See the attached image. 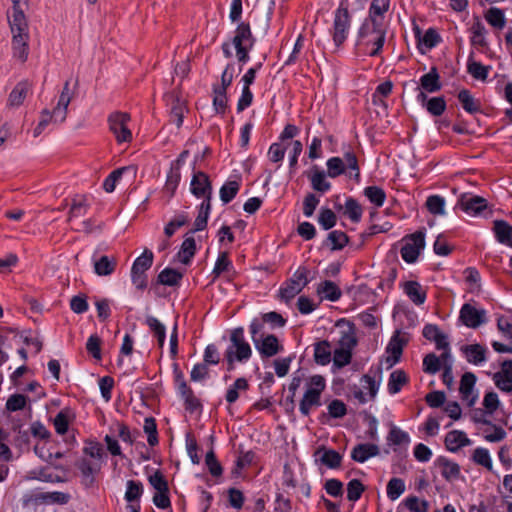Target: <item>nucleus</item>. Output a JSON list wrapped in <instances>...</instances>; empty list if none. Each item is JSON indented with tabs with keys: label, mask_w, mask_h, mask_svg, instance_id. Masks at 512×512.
Wrapping results in <instances>:
<instances>
[{
	"label": "nucleus",
	"mask_w": 512,
	"mask_h": 512,
	"mask_svg": "<svg viewBox=\"0 0 512 512\" xmlns=\"http://www.w3.org/2000/svg\"><path fill=\"white\" fill-rule=\"evenodd\" d=\"M252 355L250 344L246 341L244 336V329L242 327L235 328L230 335V345L225 352L226 360L229 364V369H233L234 361L246 362Z\"/></svg>",
	"instance_id": "4"
},
{
	"label": "nucleus",
	"mask_w": 512,
	"mask_h": 512,
	"mask_svg": "<svg viewBox=\"0 0 512 512\" xmlns=\"http://www.w3.org/2000/svg\"><path fill=\"white\" fill-rule=\"evenodd\" d=\"M351 26V15L349 12V1L341 0L334 12L332 38L336 46L342 45L348 37Z\"/></svg>",
	"instance_id": "5"
},
{
	"label": "nucleus",
	"mask_w": 512,
	"mask_h": 512,
	"mask_svg": "<svg viewBox=\"0 0 512 512\" xmlns=\"http://www.w3.org/2000/svg\"><path fill=\"white\" fill-rule=\"evenodd\" d=\"M8 18L12 36H29L28 23L22 9H14Z\"/></svg>",
	"instance_id": "20"
},
{
	"label": "nucleus",
	"mask_w": 512,
	"mask_h": 512,
	"mask_svg": "<svg viewBox=\"0 0 512 512\" xmlns=\"http://www.w3.org/2000/svg\"><path fill=\"white\" fill-rule=\"evenodd\" d=\"M402 242L400 251L402 259L407 263H414L425 247V234L422 231H417L404 237Z\"/></svg>",
	"instance_id": "8"
},
{
	"label": "nucleus",
	"mask_w": 512,
	"mask_h": 512,
	"mask_svg": "<svg viewBox=\"0 0 512 512\" xmlns=\"http://www.w3.org/2000/svg\"><path fill=\"white\" fill-rule=\"evenodd\" d=\"M421 88L425 92L433 93L441 89L440 76L435 67L420 78Z\"/></svg>",
	"instance_id": "36"
},
{
	"label": "nucleus",
	"mask_w": 512,
	"mask_h": 512,
	"mask_svg": "<svg viewBox=\"0 0 512 512\" xmlns=\"http://www.w3.org/2000/svg\"><path fill=\"white\" fill-rule=\"evenodd\" d=\"M426 109L433 116H440L446 109V102L443 97H433L427 101Z\"/></svg>",
	"instance_id": "63"
},
{
	"label": "nucleus",
	"mask_w": 512,
	"mask_h": 512,
	"mask_svg": "<svg viewBox=\"0 0 512 512\" xmlns=\"http://www.w3.org/2000/svg\"><path fill=\"white\" fill-rule=\"evenodd\" d=\"M236 271L232 261L229 259L227 252H220L215 262L212 275L213 280L220 276H225L227 280H233L236 276Z\"/></svg>",
	"instance_id": "17"
},
{
	"label": "nucleus",
	"mask_w": 512,
	"mask_h": 512,
	"mask_svg": "<svg viewBox=\"0 0 512 512\" xmlns=\"http://www.w3.org/2000/svg\"><path fill=\"white\" fill-rule=\"evenodd\" d=\"M492 379L499 390L512 392V360L503 361L500 370L493 374Z\"/></svg>",
	"instance_id": "16"
},
{
	"label": "nucleus",
	"mask_w": 512,
	"mask_h": 512,
	"mask_svg": "<svg viewBox=\"0 0 512 512\" xmlns=\"http://www.w3.org/2000/svg\"><path fill=\"white\" fill-rule=\"evenodd\" d=\"M227 102V91H223V88H213V106L217 113L225 112Z\"/></svg>",
	"instance_id": "60"
},
{
	"label": "nucleus",
	"mask_w": 512,
	"mask_h": 512,
	"mask_svg": "<svg viewBox=\"0 0 512 512\" xmlns=\"http://www.w3.org/2000/svg\"><path fill=\"white\" fill-rule=\"evenodd\" d=\"M176 382L178 387V392L184 398L185 402L190 406H195L197 403V399L193 395V391L187 385L184 380L183 374L181 372L176 374Z\"/></svg>",
	"instance_id": "46"
},
{
	"label": "nucleus",
	"mask_w": 512,
	"mask_h": 512,
	"mask_svg": "<svg viewBox=\"0 0 512 512\" xmlns=\"http://www.w3.org/2000/svg\"><path fill=\"white\" fill-rule=\"evenodd\" d=\"M153 263V253L149 250H145L141 256H139L133 263L132 271L135 273H143L152 266Z\"/></svg>",
	"instance_id": "50"
},
{
	"label": "nucleus",
	"mask_w": 512,
	"mask_h": 512,
	"mask_svg": "<svg viewBox=\"0 0 512 512\" xmlns=\"http://www.w3.org/2000/svg\"><path fill=\"white\" fill-rule=\"evenodd\" d=\"M12 53L13 58L24 63L29 55V36H12Z\"/></svg>",
	"instance_id": "24"
},
{
	"label": "nucleus",
	"mask_w": 512,
	"mask_h": 512,
	"mask_svg": "<svg viewBox=\"0 0 512 512\" xmlns=\"http://www.w3.org/2000/svg\"><path fill=\"white\" fill-rule=\"evenodd\" d=\"M461 209L470 216H478L487 208V201L476 195H463L459 200Z\"/></svg>",
	"instance_id": "18"
},
{
	"label": "nucleus",
	"mask_w": 512,
	"mask_h": 512,
	"mask_svg": "<svg viewBox=\"0 0 512 512\" xmlns=\"http://www.w3.org/2000/svg\"><path fill=\"white\" fill-rule=\"evenodd\" d=\"M476 376L472 372H466L462 375L459 392L463 402L472 407L477 399L478 393L475 391Z\"/></svg>",
	"instance_id": "14"
},
{
	"label": "nucleus",
	"mask_w": 512,
	"mask_h": 512,
	"mask_svg": "<svg viewBox=\"0 0 512 512\" xmlns=\"http://www.w3.org/2000/svg\"><path fill=\"white\" fill-rule=\"evenodd\" d=\"M389 7L390 0H372L368 17L365 20L383 22V16L389 10Z\"/></svg>",
	"instance_id": "37"
},
{
	"label": "nucleus",
	"mask_w": 512,
	"mask_h": 512,
	"mask_svg": "<svg viewBox=\"0 0 512 512\" xmlns=\"http://www.w3.org/2000/svg\"><path fill=\"white\" fill-rule=\"evenodd\" d=\"M409 377L405 371L401 369L394 370L388 379L387 389L391 395H395L402 389L403 386L407 385Z\"/></svg>",
	"instance_id": "34"
},
{
	"label": "nucleus",
	"mask_w": 512,
	"mask_h": 512,
	"mask_svg": "<svg viewBox=\"0 0 512 512\" xmlns=\"http://www.w3.org/2000/svg\"><path fill=\"white\" fill-rule=\"evenodd\" d=\"M362 207L361 205L353 198H347L345 202V214L349 217L353 222H359L362 217Z\"/></svg>",
	"instance_id": "59"
},
{
	"label": "nucleus",
	"mask_w": 512,
	"mask_h": 512,
	"mask_svg": "<svg viewBox=\"0 0 512 512\" xmlns=\"http://www.w3.org/2000/svg\"><path fill=\"white\" fill-rule=\"evenodd\" d=\"M35 500L41 504H59L65 505L70 500V495L60 491L41 492L36 494Z\"/></svg>",
	"instance_id": "32"
},
{
	"label": "nucleus",
	"mask_w": 512,
	"mask_h": 512,
	"mask_svg": "<svg viewBox=\"0 0 512 512\" xmlns=\"http://www.w3.org/2000/svg\"><path fill=\"white\" fill-rule=\"evenodd\" d=\"M436 463L440 469L442 477L446 481L452 482L460 477V466L456 462L440 457L437 459Z\"/></svg>",
	"instance_id": "29"
},
{
	"label": "nucleus",
	"mask_w": 512,
	"mask_h": 512,
	"mask_svg": "<svg viewBox=\"0 0 512 512\" xmlns=\"http://www.w3.org/2000/svg\"><path fill=\"white\" fill-rule=\"evenodd\" d=\"M143 493V485L139 481L129 480L126 484L125 499L127 502L133 504V502L139 500Z\"/></svg>",
	"instance_id": "55"
},
{
	"label": "nucleus",
	"mask_w": 512,
	"mask_h": 512,
	"mask_svg": "<svg viewBox=\"0 0 512 512\" xmlns=\"http://www.w3.org/2000/svg\"><path fill=\"white\" fill-rule=\"evenodd\" d=\"M403 351V343L397 337L394 336L386 348L387 356L384 359L386 368H392L396 363L399 362Z\"/></svg>",
	"instance_id": "28"
},
{
	"label": "nucleus",
	"mask_w": 512,
	"mask_h": 512,
	"mask_svg": "<svg viewBox=\"0 0 512 512\" xmlns=\"http://www.w3.org/2000/svg\"><path fill=\"white\" fill-rule=\"evenodd\" d=\"M363 193L376 207L383 206L386 199V193L382 188L378 186H368L364 189Z\"/></svg>",
	"instance_id": "47"
},
{
	"label": "nucleus",
	"mask_w": 512,
	"mask_h": 512,
	"mask_svg": "<svg viewBox=\"0 0 512 512\" xmlns=\"http://www.w3.org/2000/svg\"><path fill=\"white\" fill-rule=\"evenodd\" d=\"M308 284V270L300 267L280 289V296L283 300L289 301L298 295Z\"/></svg>",
	"instance_id": "9"
},
{
	"label": "nucleus",
	"mask_w": 512,
	"mask_h": 512,
	"mask_svg": "<svg viewBox=\"0 0 512 512\" xmlns=\"http://www.w3.org/2000/svg\"><path fill=\"white\" fill-rule=\"evenodd\" d=\"M317 292L323 298L330 301H337L341 297L340 288L330 280L320 283L317 288Z\"/></svg>",
	"instance_id": "43"
},
{
	"label": "nucleus",
	"mask_w": 512,
	"mask_h": 512,
	"mask_svg": "<svg viewBox=\"0 0 512 512\" xmlns=\"http://www.w3.org/2000/svg\"><path fill=\"white\" fill-rule=\"evenodd\" d=\"M352 350L343 347H337L333 353V364L337 368H343L350 364L352 359Z\"/></svg>",
	"instance_id": "54"
},
{
	"label": "nucleus",
	"mask_w": 512,
	"mask_h": 512,
	"mask_svg": "<svg viewBox=\"0 0 512 512\" xmlns=\"http://www.w3.org/2000/svg\"><path fill=\"white\" fill-rule=\"evenodd\" d=\"M32 84L23 80L15 85L8 97V105L10 107H19L23 104L27 95L31 93Z\"/></svg>",
	"instance_id": "22"
},
{
	"label": "nucleus",
	"mask_w": 512,
	"mask_h": 512,
	"mask_svg": "<svg viewBox=\"0 0 512 512\" xmlns=\"http://www.w3.org/2000/svg\"><path fill=\"white\" fill-rule=\"evenodd\" d=\"M287 145L281 142L273 143L269 149L267 156L269 160L273 163H279L284 159L285 151L287 149Z\"/></svg>",
	"instance_id": "62"
},
{
	"label": "nucleus",
	"mask_w": 512,
	"mask_h": 512,
	"mask_svg": "<svg viewBox=\"0 0 512 512\" xmlns=\"http://www.w3.org/2000/svg\"><path fill=\"white\" fill-rule=\"evenodd\" d=\"M327 175L331 178H336L343 173L346 169L351 171L350 176L356 180L360 178V170L358 166L357 157L353 152H346L343 158L331 157L326 162Z\"/></svg>",
	"instance_id": "6"
},
{
	"label": "nucleus",
	"mask_w": 512,
	"mask_h": 512,
	"mask_svg": "<svg viewBox=\"0 0 512 512\" xmlns=\"http://www.w3.org/2000/svg\"><path fill=\"white\" fill-rule=\"evenodd\" d=\"M314 456L316 462H320L328 468L335 469L341 465L342 456L333 449H326L324 447L318 448Z\"/></svg>",
	"instance_id": "21"
},
{
	"label": "nucleus",
	"mask_w": 512,
	"mask_h": 512,
	"mask_svg": "<svg viewBox=\"0 0 512 512\" xmlns=\"http://www.w3.org/2000/svg\"><path fill=\"white\" fill-rule=\"evenodd\" d=\"M308 178L310 180L312 189L317 192L324 194L331 189V183L326 179L325 172L317 167H314L309 172Z\"/></svg>",
	"instance_id": "30"
},
{
	"label": "nucleus",
	"mask_w": 512,
	"mask_h": 512,
	"mask_svg": "<svg viewBox=\"0 0 512 512\" xmlns=\"http://www.w3.org/2000/svg\"><path fill=\"white\" fill-rule=\"evenodd\" d=\"M196 252V242L192 236H187L182 242L177 254L179 261L185 265L189 264Z\"/></svg>",
	"instance_id": "39"
},
{
	"label": "nucleus",
	"mask_w": 512,
	"mask_h": 512,
	"mask_svg": "<svg viewBox=\"0 0 512 512\" xmlns=\"http://www.w3.org/2000/svg\"><path fill=\"white\" fill-rule=\"evenodd\" d=\"M485 18L487 22L493 27L502 28L505 25L504 13L499 8H490L486 13Z\"/></svg>",
	"instance_id": "61"
},
{
	"label": "nucleus",
	"mask_w": 512,
	"mask_h": 512,
	"mask_svg": "<svg viewBox=\"0 0 512 512\" xmlns=\"http://www.w3.org/2000/svg\"><path fill=\"white\" fill-rule=\"evenodd\" d=\"M180 182V173L178 170H171L167 176L166 183L163 188V193L170 200L179 185Z\"/></svg>",
	"instance_id": "53"
},
{
	"label": "nucleus",
	"mask_w": 512,
	"mask_h": 512,
	"mask_svg": "<svg viewBox=\"0 0 512 512\" xmlns=\"http://www.w3.org/2000/svg\"><path fill=\"white\" fill-rule=\"evenodd\" d=\"M170 121L180 128L183 124V118L188 111L186 102L178 97H171Z\"/></svg>",
	"instance_id": "31"
},
{
	"label": "nucleus",
	"mask_w": 512,
	"mask_h": 512,
	"mask_svg": "<svg viewBox=\"0 0 512 512\" xmlns=\"http://www.w3.org/2000/svg\"><path fill=\"white\" fill-rule=\"evenodd\" d=\"M318 222L324 230L331 229L336 224V215L331 209L322 208L319 213Z\"/></svg>",
	"instance_id": "64"
},
{
	"label": "nucleus",
	"mask_w": 512,
	"mask_h": 512,
	"mask_svg": "<svg viewBox=\"0 0 512 512\" xmlns=\"http://www.w3.org/2000/svg\"><path fill=\"white\" fill-rule=\"evenodd\" d=\"M130 115L126 112L115 111L108 116L109 131L115 137L118 144L130 143L133 139L129 128Z\"/></svg>",
	"instance_id": "7"
},
{
	"label": "nucleus",
	"mask_w": 512,
	"mask_h": 512,
	"mask_svg": "<svg viewBox=\"0 0 512 512\" xmlns=\"http://www.w3.org/2000/svg\"><path fill=\"white\" fill-rule=\"evenodd\" d=\"M190 190L194 196L203 198V201L211 203L212 186L208 175L204 172L199 171L193 175Z\"/></svg>",
	"instance_id": "12"
},
{
	"label": "nucleus",
	"mask_w": 512,
	"mask_h": 512,
	"mask_svg": "<svg viewBox=\"0 0 512 512\" xmlns=\"http://www.w3.org/2000/svg\"><path fill=\"white\" fill-rule=\"evenodd\" d=\"M210 210H211V203H209V201H202V203L199 207L198 215L194 222V230L193 231H201L206 227L208 217L210 214Z\"/></svg>",
	"instance_id": "51"
},
{
	"label": "nucleus",
	"mask_w": 512,
	"mask_h": 512,
	"mask_svg": "<svg viewBox=\"0 0 512 512\" xmlns=\"http://www.w3.org/2000/svg\"><path fill=\"white\" fill-rule=\"evenodd\" d=\"M335 328L337 338L334 342L337 346L354 349L357 345L355 325L351 321L342 318L336 322Z\"/></svg>",
	"instance_id": "11"
},
{
	"label": "nucleus",
	"mask_w": 512,
	"mask_h": 512,
	"mask_svg": "<svg viewBox=\"0 0 512 512\" xmlns=\"http://www.w3.org/2000/svg\"><path fill=\"white\" fill-rule=\"evenodd\" d=\"M405 492V483L400 478H392L387 484V496L395 501Z\"/></svg>",
	"instance_id": "56"
},
{
	"label": "nucleus",
	"mask_w": 512,
	"mask_h": 512,
	"mask_svg": "<svg viewBox=\"0 0 512 512\" xmlns=\"http://www.w3.org/2000/svg\"><path fill=\"white\" fill-rule=\"evenodd\" d=\"M462 352L466 360L473 365H480L487 360V349L480 344L466 345Z\"/></svg>",
	"instance_id": "26"
},
{
	"label": "nucleus",
	"mask_w": 512,
	"mask_h": 512,
	"mask_svg": "<svg viewBox=\"0 0 512 512\" xmlns=\"http://www.w3.org/2000/svg\"><path fill=\"white\" fill-rule=\"evenodd\" d=\"M75 95V88L71 87V83L67 80L64 83L62 91L59 95L56 106L54 107L55 119L57 121H65L67 117L68 106Z\"/></svg>",
	"instance_id": "15"
},
{
	"label": "nucleus",
	"mask_w": 512,
	"mask_h": 512,
	"mask_svg": "<svg viewBox=\"0 0 512 512\" xmlns=\"http://www.w3.org/2000/svg\"><path fill=\"white\" fill-rule=\"evenodd\" d=\"M326 388V380L322 375H313L305 381V391L299 403L303 416H309L314 408L322 405L321 395Z\"/></svg>",
	"instance_id": "3"
},
{
	"label": "nucleus",
	"mask_w": 512,
	"mask_h": 512,
	"mask_svg": "<svg viewBox=\"0 0 512 512\" xmlns=\"http://www.w3.org/2000/svg\"><path fill=\"white\" fill-rule=\"evenodd\" d=\"M183 275L179 271L171 268H165L158 275V281L167 286H174L179 283Z\"/></svg>",
	"instance_id": "52"
},
{
	"label": "nucleus",
	"mask_w": 512,
	"mask_h": 512,
	"mask_svg": "<svg viewBox=\"0 0 512 512\" xmlns=\"http://www.w3.org/2000/svg\"><path fill=\"white\" fill-rule=\"evenodd\" d=\"M331 344L328 341H320L314 345V359L319 365H327L331 361Z\"/></svg>",
	"instance_id": "38"
},
{
	"label": "nucleus",
	"mask_w": 512,
	"mask_h": 512,
	"mask_svg": "<svg viewBox=\"0 0 512 512\" xmlns=\"http://www.w3.org/2000/svg\"><path fill=\"white\" fill-rule=\"evenodd\" d=\"M493 231L498 242L512 247V226L508 222L494 221Z\"/></svg>",
	"instance_id": "33"
},
{
	"label": "nucleus",
	"mask_w": 512,
	"mask_h": 512,
	"mask_svg": "<svg viewBox=\"0 0 512 512\" xmlns=\"http://www.w3.org/2000/svg\"><path fill=\"white\" fill-rule=\"evenodd\" d=\"M76 466L81 473L83 484L91 486L94 483V475L100 470V465L82 458L77 462Z\"/></svg>",
	"instance_id": "27"
},
{
	"label": "nucleus",
	"mask_w": 512,
	"mask_h": 512,
	"mask_svg": "<svg viewBox=\"0 0 512 512\" xmlns=\"http://www.w3.org/2000/svg\"><path fill=\"white\" fill-rule=\"evenodd\" d=\"M445 204V198L440 195L429 196L425 203L428 211L433 215H444Z\"/></svg>",
	"instance_id": "48"
},
{
	"label": "nucleus",
	"mask_w": 512,
	"mask_h": 512,
	"mask_svg": "<svg viewBox=\"0 0 512 512\" xmlns=\"http://www.w3.org/2000/svg\"><path fill=\"white\" fill-rule=\"evenodd\" d=\"M64 121H57L55 119L54 109L52 111L43 109L40 115V120L36 128L34 129V137L39 136L44 129L51 123H63Z\"/></svg>",
	"instance_id": "49"
},
{
	"label": "nucleus",
	"mask_w": 512,
	"mask_h": 512,
	"mask_svg": "<svg viewBox=\"0 0 512 512\" xmlns=\"http://www.w3.org/2000/svg\"><path fill=\"white\" fill-rule=\"evenodd\" d=\"M240 183L238 181H229L220 189V199L223 203H229L238 193Z\"/></svg>",
	"instance_id": "58"
},
{
	"label": "nucleus",
	"mask_w": 512,
	"mask_h": 512,
	"mask_svg": "<svg viewBox=\"0 0 512 512\" xmlns=\"http://www.w3.org/2000/svg\"><path fill=\"white\" fill-rule=\"evenodd\" d=\"M444 444L448 451L456 453L460 449L472 445V440L464 431L452 430L446 434Z\"/></svg>",
	"instance_id": "19"
},
{
	"label": "nucleus",
	"mask_w": 512,
	"mask_h": 512,
	"mask_svg": "<svg viewBox=\"0 0 512 512\" xmlns=\"http://www.w3.org/2000/svg\"><path fill=\"white\" fill-rule=\"evenodd\" d=\"M116 265L115 257L102 255L98 259H94V272L98 276H109L115 271Z\"/></svg>",
	"instance_id": "35"
},
{
	"label": "nucleus",
	"mask_w": 512,
	"mask_h": 512,
	"mask_svg": "<svg viewBox=\"0 0 512 512\" xmlns=\"http://www.w3.org/2000/svg\"><path fill=\"white\" fill-rule=\"evenodd\" d=\"M253 343L262 358L273 357L283 350V346L273 334L263 335Z\"/></svg>",
	"instance_id": "13"
},
{
	"label": "nucleus",
	"mask_w": 512,
	"mask_h": 512,
	"mask_svg": "<svg viewBox=\"0 0 512 512\" xmlns=\"http://www.w3.org/2000/svg\"><path fill=\"white\" fill-rule=\"evenodd\" d=\"M255 39L252 35L250 25L245 22L238 24L231 43L225 42L222 50L226 58L232 57L231 47L236 50V57L239 62L246 63L249 61V51L253 48Z\"/></svg>",
	"instance_id": "2"
},
{
	"label": "nucleus",
	"mask_w": 512,
	"mask_h": 512,
	"mask_svg": "<svg viewBox=\"0 0 512 512\" xmlns=\"http://www.w3.org/2000/svg\"><path fill=\"white\" fill-rule=\"evenodd\" d=\"M249 388L248 381L243 378H237L235 382L227 389L225 399L229 404L236 402L241 392L247 391Z\"/></svg>",
	"instance_id": "41"
},
{
	"label": "nucleus",
	"mask_w": 512,
	"mask_h": 512,
	"mask_svg": "<svg viewBox=\"0 0 512 512\" xmlns=\"http://www.w3.org/2000/svg\"><path fill=\"white\" fill-rule=\"evenodd\" d=\"M145 322L150 331L157 338L159 347L163 348L166 339V327L164 324L154 316H147Z\"/></svg>",
	"instance_id": "42"
},
{
	"label": "nucleus",
	"mask_w": 512,
	"mask_h": 512,
	"mask_svg": "<svg viewBox=\"0 0 512 512\" xmlns=\"http://www.w3.org/2000/svg\"><path fill=\"white\" fill-rule=\"evenodd\" d=\"M379 452V447L375 444L360 443L352 449L351 458L358 463H364L368 459L377 456Z\"/></svg>",
	"instance_id": "23"
},
{
	"label": "nucleus",
	"mask_w": 512,
	"mask_h": 512,
	"mask_svg": "<svg viewBox=\"0 0 512 512\" xmlns=\"http://www.w3.org/2000/svg\"><path fill=\"white\" fill-rule=\"evenodd\" d=\"M89 205L90 204L85 195H76L72 199L69 211V220H71L72 218H79L84 216L87 213Z\"/></svg>",
	"instance_id": "40"
},
{
	"label": "nucleus",
	"mask_w": 512,
	"mask_h": 512,
	"mask_svg": "<svg viewBox=\"0 0 512 512\" xmlns=\"http://www.w3.org/2000/svg\"><path fill=\"white\" fill-rule=\"evenodd\" d=\"M472 459L476 464L485 467L489 471L493 470L492 459L488 449L482 447L476 448L473 452Z\"/></svg>",
	"instance_id": "57"
},
{
	"label": "nucleus",
	"mask_w": 512,
	"mask_h": 512,
	"mask_svg": "<svg viewBox=\"0 0 512 512\" xmlns=\"http://www.w3.org/2000/svg\"><path fill=\"white\" fill-rule=\"evenodd\" d=\"M459 320L466 327L476 329L487 322V312L474 303H465L460 309Z\"/></svg>",
	"instance_id": "10"
},
{
	"label": "nucleus",
	"mask_w": 512,
	"mask_h": 512,
	"mask_svg": "<svg viewBox=\"0 0 512 512\" xmlns=\"http://www.w3.org/2000/svg\"><path fill=\"white\" fill-rule=\"evenodd\" d=\"M490 66H485L481 64L480 62H477L473 60V58L470 56L467 61V71L468 73L477 80L486 81Z\"/></svg>",
	"instance_id": "44"
},
{
	"label": "nucleus",
	"mask_w": 512,
	"mask_h": 512,
	"mask_svg": "<svg viewBox=\"0 0 512 512\" xmlns=\"http://www.w3.org/2000/svg\"><path fill=\"white\" fill-rule=\"evenodd\" d=\"M403 291L415 305H422L426 301V290L417 281L405 282L403 284Z\"/></svg>",
	"instance_id": "25"
},
{
	"label": "nucleus",
	"mask_w": 512,
	"mask_h": 512,
	"mask_svg": "<svg viewBox=\"0 0 512 512\" xmlns=\"http://www.w3.org/2000/svg\"><path fill=\"white\" fill-rule=\"evenodd\" d=\"M385 40L386 28L383 22L364 20L358 31L357 44L367 49V55L372 57L379 55Z\"/></svg>",
	"instance_id": "1"
},
{
	"label": "nucleus",
	"mask_w": 512,
	"mask_h": 512,
	"mask_svg": "<svg viewBox=\"0 0 512 512\" xmlns=\"http://www.w3.org/2000/svg\"><path fill=\"white\" fill-rule=\"evenodd\" d=\"M458 100L466 112L473 114L480 111V103L474 99L468 90H461L458 94Z\"/></svg>",
	"instance_id": "45"
}]
</instances>
